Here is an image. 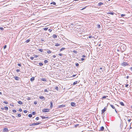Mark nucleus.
Returning a JSON list of instances; mask_svg holds the SVG:
<instances>
[{
    "label": "nucleus",
    "mask_w": 132,
    "mask_h": 132,
    "mask_svg": "<svg viewBox=\"0 0 132 132\" xmlns=\"http://www.w3.org/2000/svg\"><path fill=\"white\" fill-rule=\"evenodd\" d=\"M99 72H103V71L105 70V67L104 66H102L100 68Z\"/></svg>",
    "instance_id": "1"
},
{
    "label": "nucleus",
    "mask_w": 132,
    "mask_h": 132,
    "mask_svg": "<svg viewBox=\"0 0 132 132\" xmlns=\"http://www.w3.org/2000/svg\"><path fill=\"white\" fill-rule=\"evenodd\" d=\"M126 48V46L124 45L121 46L120 47V49H121V51H122V52H123L125 51Z\"/></svg>",
    "instance_id": "2"
},
{
    "label": "nucleus",
    "mask_w": 132,
    "mask_h": 132,
    "mask_svg": "<svg viewBox=\"0 0 132 132\" xmlns=\"http://www.w3.org/2000/svg\"><path fill=\"white\" fill-rule=\"evenodd\" d=\"M49 110L47 109H44L42 110L43 112H49Z\"/></svg>",
    "instance_id": "3"
},
{
    "label": "nucleus",
    "mask_w": 132,
    "mask_h": 132,
    "mask_svg": "<svg viewBox=\"0 0 132 132\" xmlns=\"http://www.w3.org/2000/svg\"><path fill=\"white\" fill-rule=\"evenodd\" d=\"M41 123V122L39 123V122H38V123H33L31 124V125H30V126H31L32 125H39Z\"/></svg>",
    "instance_id": "4"
},
{
    "label": "nucleus",
    "mask_w": 132,
    "mask_h": 132,
    "mask_svg": "<svg viewBox=\"0 0 132 132\" xmlns=\"http://www.w3.org/2000/svg\"><path fill=\"white\" fill-rule=\"evenodd\" d=\"M106 108L105 107L104 108V109L102 110V114L103 113H104L105 111L106 110Z\"/></svg>",
    "instance_id": "5"
},
{
    "label": "nucleus",
    "mask_w": 132,
    "mask_h": 132,
    "mask_svg": "<svg viewBox=\"0 0 132 132\" xmlns=\"http://www.w3.org/2000/svg\"><path fill=\"white\" fill-rule=\"evenodd\" d=\"M128 64H127V63L126 62H123L122 64V65L124 66H126Z\"/></svg>",
    "instance_id": "6"
},
{
    "label": "nucleus",
    "mask_w": 132,
    "mask_h": 132,
    "mask_svg": "<svg viewBox=\"0 0 132 132\" xmlns=\"http://www.w3.org/2000/svg\"><path fill=\"white\" fill-rule=\"evenodd\" d=\"M3 131L6 132L8 131V129L7 128H4L3 129Z\"/></svg>",
    "instance_id": "7"
},
{
    "label": "nucleus",
    "mask_w": 132,
    "mask_h": 132,
    "mask_svg": "<svg viewBox=\"0 0 132 132\" xmlns=\"http://www.w3.org/2000/svg\"><path fill=\"white\" fill-rule=\"evenodd\" d=\"M50 107L51 108H52L53 107V103L52 101H51L50 102Z\"/></svg>",
    "instance_id": "8"
},
{
    "label": "nucleus",
    "mask_w": 132,
    "mask_h": 132,
    "mask_svg": "<svg viewBox=\"0 0 132 132\" xmlns=\"http://www.w3.org/2000/svg\"><path fill=\"white\" fill-rule=\"evenodd\" d=\"M104 129V128L103 126L101 127L99 130L100 131H103Z\"/></svg>",
    "instance_id": "9"
},
{
    "label": "nucleus",
    "mask_w": 132,
    "mask_h": 132,
    "mask_svg": "<svg viewBox=\"0 0 132 132\" xmlns=\"http://www.w3.org/2000/svg\"><path fill=\"white\" fill-rule=\"evenodd\" d=\"M39 98L41 99L44 100H45V97L43 96H40L39 97Z\"/></svg>",
    "instance_id": "10"
},
{
    "label": "nucleus",
    "mask_w": 132,
    "mask_h": 132,
    "mask_svg": "<svg viewBox=\"0 0 132 132\" xmlns=\"http://www.w3.org/2000/svg\"><path fill=\"white\" fill-rule=\"evenodd\" d=\"M40 117H41L42 119L48 118V117H45V116H40Z\"/></svg>",
    "instance_id": "11"
},
{
    "label": "nucleus",
    "mask_w": 132,
    "mask_h": 132,
    "mask_svg": "<svg viewBox=\"0 0 132 132\" xmlns=\"http://www.w3.org/2000/svg\"><path fill=\"white\" fill-rule=\"evenodd\" d=\"M110 106L113 109H116V108L113 105H112L111 104H110Z\"/></svg>",
    "instance_id": "12"
},
{
    "label": "nucleus",
    "mask_w": 132,
    "mask_h": 132,
    "mask_svg": "<svg viewBox=\"0 0 132 132\" xmlns=\"http://www.w3.org/2000/svg\"><path fill=\"white\" fill-rule=\"evenodd\" d=\"M71 105L72 106H74L76 104L74 102H71Z\"/></svg>",
    "instance_id": "13"
},
{
    "label": "nucleus",
    "mask_w": 132,
    "mask_h": 132,
    "mask_svg": "<svg viewBox=\"0 0 132 132\" xmlns=\"http://www.w3.org/2000/svg\"><path fill=\"white\" fill-rule=\"evenodd\" d=\"M15 80H19V78L18 77L16 76L15 77Z\"/></svg>",
    "instance_id": "14"
},
{
    "label": "nucleus",
    "mask_w": 132,
    "mask_h": 132,
    "mask_svg": "<svg viewBox=\"0 0 132 132\" xmlns=\"http://www.w3.org/2000/svg\"><path fill=\"white\" fill-rule=\"evenodd\" d=\"M107 14H110L112 15H113L114 14V13H113L112 12H110L107 13Z\"/></svg>",
    "instance_id": "15"
},
{
    "label": "nucleus",
    "mask_w": 132,
    "mask_h": 132,
    "mask_svg": "<svg viewBox=\"0 0 132 132\" xmlns=\"http://www.w3.org/2000/svg\"><path fill=\"white\" fill-rule=\"evenodd\" d=\"M53 38H56L57 37V36L56 35L53 34Z\"/></svg>",
    "instance_id": "16"
},
{
    "label": "nucleus",
    "mask_w": 132,
    "mask_h": 132,
    "mask_svg": "<svg viewBox=\"0 0 132 132\" xmlns=\"http://www.w3.org/2000/svg\"><path fill=\"white\" fill-rule=\"evenodd\" d=\"M120 104L122 106H124V104L122 102H120Z\"/></svg>",
    "instance_id": "17"
},
{
    "label": "nucleus",
    "mask_w": 132,
    "mask_h": 132,
    "mask_svg": "<svg viewBox=\"0 0 132 132\" xmlns=\"http://www.w3.org/2000/svg\"><path fill=\"white\" fill-rule=\"evenodd\" d=\"M41 80L42 81H46V79L45 78H42L41 79Z\"/></svg>",
    "instance_id": "18"
},
{
    "label": "nucleus",
    "mask_w": 132,
    "mask_h": 132,
    "mask_svg": "<svg viewBox=\"0 0 132 132\" xmlns=\"http://www.w3.org/2000/svg\"><path fill=\"white\" fill-rule=\"evenodd\" d=\"M103 3H102L101 2H100V3H99L98 4V6H100L101 5H103Z\"/></svg>",
    "instance_id": "19"
},
{
    "label": "nucleus",
    "mask_w": 132,
    "mask_h": 132,
    "mask_svg": "<svg viewBox=\"0 0 132 132\" xmlns=\"http://www.w3.org/2000/svg\"><path fill=\"white\" fill-rule=\"evenodd\" d=\"M34 80V77H32L30 79V81H32Z\"/></svg>",
    "instance_id": "20"
},
{
    "label": "nucleus",
    "mask_w": 132,
    "mask_h": 132,
    "mask_svg": "<svg viewBox=\"0 0 132 132\" xmlns=\"http://www.w3.org/2000/svg\"><path fill=\"white\" fill-rule=\"evenodd\" d=\"M18 103L20 104H22V102L21 101H18Z\"/></svg>",
    "instance_id": "21"
},
{
    "label": "nucleus",
    "mask_w": 132,
    "mask_h": 132,
    "mask_svg": "<svg viewBox=\"0 0 132 132\" xmlns=\"http://www.w3.org/2000/svg\"><path fill=\"white\" fill-rule=\"evenodd\" d=\"M51 4H53V5H56V3L55 2H53L51 3Z\"/></svg>",
    "instance_id": "22"
},
{
    "label": "nucleus",
    "mask_w": 132,
    "mask_h": 132,
    "mask_svg": "<svg viewBox=\"0 0 132 132\" xmlns=\"http://www.w3.org/2000/svg\"><path fill=\"white\" fill-rule=\"evenodd\" d=\"M129 117H127V119H128V121L129 122H130V121L131 120V119H129Z\"/></svg>",
    "instance_id": "23"
},
{
    "label": "nucleus",
    "mask_w": 132,
    "mask_h": 132,
    "mask_svg": "<svg viewBox=\"0 0 132 132\" xmlns=\"http://www.w3.org/2000/svg\"><path fill=\"white\" fill-rule=\"evenodd\" d=\"M60 45V44H58V43H56V44L55 46H59Z\"/></svg>",
    "instance_id": "24"
},
{
    "label": "nucleus",
    "mask_w": 132,
    "mask_h": 132,
    "mask_svg": "<svg viewBox=\"0 0 132 132\" xmlns=\"http://www.w3.org/2000/svg\"><path fill=\"white\" fill-rule=\"evenodd\" d=\"M37 63L40 66H42L43 65V64L42 63Z\"/></svg>",
    "instance_id": "25"
},
{
    "label": "nucleus",
    "mask_w": 132,
    "mask_h": 132,
    "mask_svg": "<svg viewBox=\"0 0 132 132\" xmlns=\"http://www.w3.org/2000/svg\"><path fill=\"white\" fill-rule=\"evenodd\" d=\"M65 106V105H61L59 106V108L63 107Z\"/></svg>",
    "instance_id": "26"
},
{
    "label": "nucleus",
    "mask_w": 132,
    "mask_h": 132,
    "mask_svg": "<svg viewBox=\"0 0 132 132\" xmlns=\"http://www.w3.org/2000/svg\"><path fill=\"white\" fill-rule=\"evenodd\" d=\"M55 89L57 90H59V87L57 86H56L55 88Z\"/></svg>",
    "instance_id": "27"
},
{
    "label": "nucleus",
    "mask_w": 132,
    "mask_h": 132,
    "mask_svg": "<svg viewBox=\"0 0 132 132\" xmlns=\"http://www.w3.org/2000/svg\"><path fill=\"white\" fill-rule=\"evenodd\" d=\"M28 116L30 118H31L32 116V114H29L28 115Z\"/></svg>",
    "instance_id": "28"
},
{
    "label": "nucleus",
    "mask_w": 132,
    "mask_h": 132,
    "mask_svg": "<svg viewBox=\"0 0 132 132\" xmlns=\"http://www.w3.org/2000/svg\"><path fill=\"white\" fill-rule=\"evenodd\" d=\"M30 41V40L29 39H27L26 41V42L27 43L29 42Z\"/></svg>",
    "instance_id": "29"
},
{
    "label": "nucleus",
    "mask_w": 132,
    "mask_h": 132,
    "mask_svg": "<svg viewBox=\"0 0 132 132\" xmlns=\"http://www.w3.org/2000/svg\"><path fill=\"white\" fill-rule=\"evenodd\" d=\"M48 29V28H43V29L45 31L47 30Z\"/></svg>",
    "instance_id": "30"
},
{
    "label": "nucleus",
    "mask_w": 132,
    "mask_h": 132,
    "mask_svg": "<svg viewBox=\"0 0 132 132\" xmlns=\"http://www.w3.org/2000/svg\"><path fill=\"white\" fill-rule=\"evenodd\" d=\"M65 49L64 48H62L60 50V51H62L63 50H64Z\"/></svg>",
    "instance_id": "31"
},
{
    "label": "nucleus",
    "mask_w": 132,
    "mask_h": 132,
    "mask_svg": "<svg viewBox=\"0 0 132 132\" xmlns=\"http://www.w3.org/2000/svg\"><path fill=\"white\" fill-rule=\"evenodd\" d=\"M4 108L6 110H7L8 109V108L7 106H5L4 107Z\"/></svg>",
    "instance_id": "32"
},
{
    "label": "nucleus",
    "mask_w": 132,
    "mask_h": 132,
    "mask_svg": "<svg viewBox=\"0 0 132 132\" xmlns=\"http://www.w3.org/2000/svg\"><path fill=\"white\" fill-rule=\"evenodd\" d=\"M77 82H78V81H76L74 82L73 84V85H75L77 83Z\"/></svg>",
    "instance_id": "33"
},
{
    "label": "nucleus",
    "mask_w": 132,
    "mask_h": 132,
    "mask_svg": "<svg viewBox=\"0 0 132 132\" xmlns=\"http://www.w3.org/2000/svg\"><path fill=\"white\" fill-rule=\"evenodd\" d=\"M107 97H108V96H103L102 97V98L104 99V98H106Z\"/></svg>",
    "instance_id": "34"
},
{
    "label": "nucleus",
    "mask_w": 132,
    "mask_h": 132,
    "mask_svg": "<svg viewBox=\"0 0 132 132\" xmlns=\"http://www.w3.org/2000/svg\"><path fill=\"white\" fill-rule=\"evenodd\" d=\"M36 114V112H33L32 113V114L33 115H35Z\"/></svg>",
    "instance_id": "35"
},
{
    "label": "nucleus",
    "mask_w": 132,
    "mask_h": 132,
    "mask_svg": "<svg viewBox=\"0 0 132 132\" xmlns=\"http://www.w3.org/2000/svg\"><path fill=\"white\" fill-rule=\"evenodd\" d=\"M72 52L74 53H77V51H75V50L73 51Z\"/></svg>",
    "instance_id": "36"
},
{
    "label": "nucleus",
    "mask_w": 132,
    "mask_h": 132,
    "mask_svg": "<svg viewBox=\"0 0 132 132\" xmlns=\"http://www.w3.org/2000/svg\"><path fill=\"white\" fill-rule=\"evenodd\" d=\"M47 52V53H48V54H49V53H51V51H50V50H49Z\"/></svg>",
    "instance_id": "37"
},
{
    "label": "nucleus",
    "mask_w": 132,
    "mask_h": 132,
    "mask_svg": "<svg viewBox=\"0 0 132 132\" xmlns=\"http://www.w3.org/2000/svg\"><path fill=\"white\" fill-rule=\"evenodd\" d=\"M48 62V61L47 60H45L44 61V62L45 63H47Z\"/></svg>",
    "instance_id": "38"
},
{
    "label": "nucleus",
    "mask_w": 132,
    "mask_h": 132,
    "mask_svg": "<svg viewBox=\"0 0 132 132\" xmlns=\"http://www.w3.org/2000/svg\"><path fill=\"white\" fill-rule=\"evenodd\" d=\"M39 51L41 52H43V50L42 49H39Z\"/></svg>",
    "instance_id": "39"
},
{
    "label": "nucleus",
    "mask_w": 132,
    "mask_h": 132,
    "mask_svg": "<svg viewBox=\"0 0 132 132\" xmlns=\"http://www.w3.org/2000/svg\"><path fill=\"white\" fill-rule=\"evenodd\" d=\"M56 57V56L55 55H53L51 56L52 58H55Z\"/></svg>",
    "instance_id": "40"
},
{
    "label": "nucleus",
    "mask_w": 132,
    "mask_h": 132,
    "mask_svg": "<svg viewBox=\"0 0 132 132\" xmlns=\"http://www.w3.org/2000/svg\"><path fill=\"white\" fill-rule=\"evenodd\" d=\"M76 65L77 67L79 66V64L78 63H76Z\"/></svg>",
    "instance_id": "41"
},
{
    "label": "nucleus",
    "mask_w": 132,
    "mask_h": 132,
    "mask_svg": "<svg viewBox=\"0 0 132 132\" xmlns=\"http://www.w3.org/2000/svg\"><path fill=\"white\" fill-rule=\"evenodd\" d=\"M3 103L6 104H8V102H7L4 101L3 102Z\"/></svg>",
    "instance_id": "42"
},
{
    "label": "nucleus",
    "mask_w": 132,
    "mask_h": 132,
    "mask_svg": "<svg viewBox=\"0 0 132 132\" xmlns=\"http://www.w3.org/2000/svg\"><path fill=\"white\" fill-rule=\"evenodd\" d=\"M13 112L14 113L16 112V110H13Z\"/></svg>",
    "instance_id": "43"
},
{
    "label": "nucleus",
    "mask_w": 132,
    "mask_h": 132,
    "mask_svg": "<svg viewBox=\"0 0 132 132\" xmlns=\"http://www.w3.org/2000/svg\"><path fill=\"white\" fill-rule=\"evenodd\" d=\"M18 117H21V114H18Z\"/></svg>",
    "instance_id": "44"
},
{
    "label": "nucleus",
    "mask_w": 132,
    "mask_h": 132,
    "mask_svg": "<svg viewBox=\"0 0 132 132\" xmlns=\"http://www.w3.org/2000/svg\"><path fill=\"white\" fill-rule=\"evenodd\" d=\"M121 15V17H123V16H125V15L124 14H122Z\"/></svg>",
    "instance_id": "45"
},
{
    "label": "nucleus",
    "mask_w": 132,
    "mask_h": 132,
    "mask_svg": "<svg viewBox=\"0 0 132 132\" xmlns=\"http://www.w3.org/2000/svg\"><path fill=\"white\" fill-rule=\"evenodd\" d=\"M39 119V117H37L36 118V120H38Z\"/></svg>",
    "instance_id": "46"
},
{
    "label": "nucleus",
    "mask_w": 132,
    "mask_h": 132,
    "mask_svg": "<svg viewBox=\"0 0 132 132\" xmlns=\"http://www.w3.org/2000/svg\"><path fill=\"white\" fill-rule=\"evenodd\" d=\"M34 57H31L30 59L31 60H33L34 59Z\"/></svg>",
    "instance_id": "47"
},
{
    "label": "nucleus",
    "mask_w": 132,
    "mask_h": 132,
    "mask_svg": "<svg viewBox=\"0 0 132 132\" xmlns=\"http://www.w3.org/2000/svg\"><path fill=\"white\" fill-rule=\"evenodd\" d=\"M6 45H5L4 47V49H5L6 48Z\"/></svg>",
    "instance_id": "48"
},
{
    "label": "nucleus",
    "mask_w": 132,
    "mask_h": 132,
    "mask_svg": "<svg viewBox=\"0 0 132 132\" xmlns=\"http://www.w3.org/2000/svg\"><path fill=\"white\" fill-rule=\"evenodd\" d=\"M18 66H20V67H21V64H20V63H18Z\"/></svg>",
    "instance_id": "49"
},
{
    "label": "nucleus",
    "mask_w": 132,
    "mask_h": 132,
    "mask_svg": "<svg viewBox=\"0 0 132 132\" xmlns=\"http://www.w3.org/2000/svg\"><path fill=\"white\" fill-rule=\"evenodd\" d=\"M24 112L25 113H26L27 112V111L26 110H24Z\"/></svg>",
    "instance_id": "50"
},
{
    "label": "nucleus",
    "mask_w": 132,
    "mask_h": 132,
    "mask_svg": "<svg viewBox=\"0 0 132 132\" xmlns=\"http://www.w3.org/2000/svg\"><path fill=\"white\" fill-rule=\"evenodd\" d=\"M34 103L36 105V104L37 103V102L36 101H35L34 102Z\"/></svg>",
    "instance_id": "51"
},
{
    "label": "nucleus",
    "mask_w": 132,
    "mask_h": 132,
    "mask_svg": "<svg viewBox=\"0 0 132 132\" xmlns=\"http://www.w3.org/2000/svg\"><path fill=\"white\" fill-rule=\"evenodd\" d=\"M0 29L2 30H4V28L3 27H0Z\"/></svg>",
    "instance_id": "52"
},
{
    "label": "nucleus",
    "mask_w": 132,
    "mask_h": 132,
    "mask_svg": "<svg viewBox=\"0 0 132 132\" xmlns=\"http://www.w3.org/2000/svg\"><path fill=\"white\" fill-rule=\"evenodd\" d=\"M98 28H100L101 27L100 26V25H98Z\"/></svg>",
    "instance_id": "53"
},
{
    "label": "nucleus",
    "mask_w": 132,
    "mask_h": 132,
    "mask_svg": "<svg viewBox=\"0 0 132 132\" xmlns=\"http://www.w3.org/2000/svg\"><path fill=\"white\" fill-rule=\"evenodd\" d=\"M48 31H50V32H51L52 31V30L51 29H49L48 30Z\"/></svg>",
    "instance_id": "54"
},
{
    "label": "nucleus",
    "mask_w": 132,
    "mask_h": 132,
    "mask_svg": "<svg viewBox=\"0 0 132 132\" xmlns=\"http://www.w3.org/2000/svg\"><path fill=\"white\" fill-rule=\"evenodd\" d=\"M19 111L20 112H21L22 111V109H19Z\"/></svg>",
    "instance_id": "55"
},
{
    "label": "nucleus",
    "mask_w": 132,
    "mask_h": 132,
    "mask_svg": "<svg viewBox=\"0 0 132 132\" xmlns=\"http://www.w3.org/2000/svg\"><path fill=\"white\" fill-rule=\"evenodd\" d=\"M16 71L17 72H19L20 71V70L19 69H17L16 70Z\"/></svg>",
    "instance_id": "56"
},
{
    "label": "nucleus",
    "mask_w": 132,
    "mask_h": 132,
    "mask_svg": "<svg viewBox=\"0 0 132 132\" xmlns=\"http://www.w3.org/2000/svg\"><path fill=\"white\" fill-rule=\"evenodd\" d=\"M62 54L60 53L59 54V55L60 56H62Z\"/></svg>",
    "instance_id": "57"
},
{
    "label": "nucleus",
    "mask_w": 132,
    "mask_h": 132,
    "mask_svg": "<svg viewBox=\"0 0 132 132\" xmlns=\"http://www.w3.org/2000/svg\"><path fill=\"white\" fill-rule=\"evenodd\" d=\"M81 61H83L85 60V59L84 58H81Z\"/></svg>",
    "instance_id": "58"
},
{
    "label": "nucleus",
    "mask_w": 132,
    "mask_h": 132,
    "mask_svg": "<svg viewBox=\"0 0 132 132\" xmlns=\"http://www.w3.org/2000/svg\"><path fill=\"white\" fill-rule=\"evenodd\" d=\"M44 91L45 92H48V91L47 90V89H45L44 90Z\"/></svg>",
    "instance_id": "59"
},
{
    "label": "nucleus",
    "mask_w": 132,
    "mask_h": 132,
    "mask_svg": "<svg viewBox=\"0 0 132 132\" xmlns=\"http://www.w3.org/2000/svg\"><path fill=\"white\" fill-rule=\"evenodd\" d=\"M34 56H35V57H38V55H34Z\"/></svg>",
    "instance_id": "60"
},
{
    "label": "nucleus",
    "mask_w": 132,
    "mask_h": 132,
    "mask_svg": "<svg viewBox=\"0 0 132 132\" xmlns=\"http://www.w3.org/2000/svg\"><path fill=\"white\" fill-rule=\"evenodd\" d=\"M82 57H86V56L85 55H83L82 56Z\"/></svg>",
    "instance_id": "61"
},
{
    "label": "nucleus",
    "mask_w": 132,
    "mask_h": 132,
    "mask_svg": "<svg viewBox=\"0 0 132 132\" xmlns=\"http://www.w3.org/2000/svg\"><path fill=\"white\" fill-rule=\"evenodd\" d=\"M128 86V85L127 84L126 85V87H127Z\"/></svg>",
    "instance_id": "62"
},
{
    "label": "nucleus",
    "mask_w": 132,
    "mask_h": 132,
    "mask_svg": "<svg viewBox=\"0 0 132 132\" xmlns=\"http://www.w3.org/2000/svg\"><path fill=\"white\" fill-rule=\"evenodd\" d=\"M76 75H73V76H72V77H75L76 76Z\"/></svg>",
    "instance_id": "63"
},
{
    "label": "nucleus",
    "mask_w": 132,
    "mask_h": 132,
    "mask_svg": "<svg viewBox=\"0 0 132 132\" xmlns=\"http://www.w3.org/2000/svg\"><path fill=\"white\" fill-rule=\"evenodd\" d=\"M130 70L132 71V67L130 68Z\"/></svg>",
    "instance_id": "64"
}]
</instances>
